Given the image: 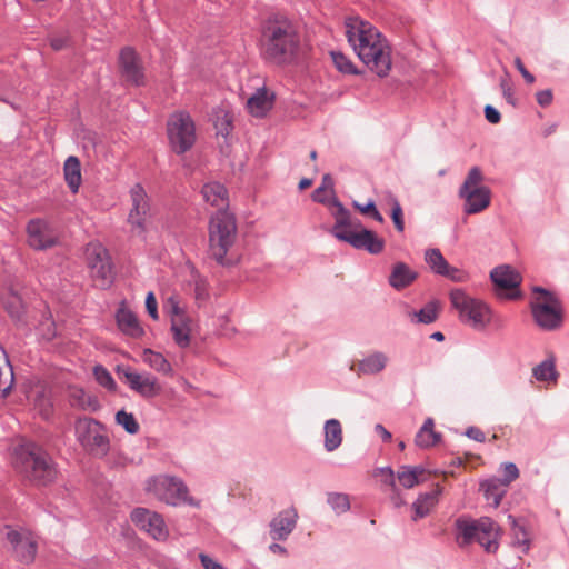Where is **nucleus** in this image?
Instances as JSON below:
<instances>
[{"mask_svg": "<svg viewBox=\"0 0 569 569\" xmlns=\"http://www.w3.org/2000/svg\"><path fill=\"white\" fill-rule=\"evenodd\" d=\"M355 206L357 209H359L362 213L371 214L372 211L376 209V204L373 201H369L365 206H360L359 203L355 202Z\"/></svg>", "mask_w": 569, "mask_h": 569, "instance_id": "obj_62", "label": "nucleus"}, {"mask_svg": "<svg viewBox=\"0 0 569 569\" xmlns=\"http://www.w3.org/2000/svg\"><path fill=\"white\" fill-rule=\"evenodd\" d=\"M146 491L170 506H178L180 503L199 506L192 497L188 496V488L183 481L176 477L167 475L152 477L146 482Z\"/></svg>", "mask_w": 569, "mask_h": 569, "instance_id": "obj_10", "label": "nucleus"}, {"mask_svg": "<svg viewBox=\"0 0 569 569\" xmlns=\"http://www.w3.org/2000/svg\"><path fill=\"white\" fill-rule=\"evenodd\" d=\"M6 538L9 541L14 557L23 563H31L38 550L37 537L27 529L6 528Z\"/></svg>", "mask_w": 569, "mask_h": 569, "instance_id": "obj_15", "label": "nucleus"}, {"mask_svg": "<svg viewBox=\"0 0 569 569\" xmlns=\"http://www.w3.org/2000/svg\"><path fill=\"white\" fill-rule=\"evenodd\" d=\"M120 70L123 78L134 84H143L144 74L137 53L131 48H123L119 56Z\"/></svg>", "mask_w": 569, "mask_h": 569, "instance_id": "obj_20", "label": "nucleus"}, {"mask_svg": "<svg viewBox=\"0 0 569 569\" xmlns=\"http://www.w3.org/2000/svg\"><path fill=\"white\" fill-rule=\"evenodd\" d=\"M515 67L517 68V70L521 73V76L523 77V79L526 80V82L528 83H533L535 82V77L533 74H531L527 69L526 67L523 66L522 63V60L517 57L515 59Z\"/></svg>", "mask_w": 569, "mask_h": 569, "instance_id": "obj_56", "label": "nucleus"}, {"mask_svg": "<svg viewBox=\"0 0 569 569\" xmlns=\"http://www.w3.org/2000/svg\"><path fill=\"white\" fill-rule=\"evenodd\" d=\"M270 550H271V552H273V553H279V555H286V553H287L286 548H284V547H282V546H280V545H278V543H272V545L270 546Z\"/></svg>", "mask_w": 569, "mask_h": 569, "instance_id": "obj_64", "label": "nucleus"}, {"mask_svg": "<svg viewBox=\"0 0 569 569\" xmlns=\"http://www.w3.org/2000/svg\"><path fill=\"white\" fill-rule=\"evenodd\" d=\"M485 117L490 123H498L501 119L500 112L492 106L488 104L485 107Z\"/></svg>", "mask_w": 569, "mask_h": 569, "instance_id": "obj_55", "label": "nucleus"}, {"mask_svg": "<svg viewBox=\"0 0 569 569\" xmlns=\"http://www.w3.org/2000/svg\"><path fill=\"white\" fill-rule=\"evenodd\" d=\"M375 430L377 433L381 436L383 441H390L391 440V433L380 423L376 425Z\"/></svg>", "mask_w": 569, "mask_h": 569, "instance_id": "obj_61", "label": "nucleus"}, {"mask_svg": "<svg viewBox=\"0 0 569 569\" xmlns=\"http://www.w3.org/2000/svg\"><path fill=\"white\" fill-rule=\"evenodd\" d=\"M441 440V435L435 431V422L432 418L426 419L422 427L416 435V445L420 448H430Z\"/></svg>", "mask_w": 569, "mask_h": 569, "instance_id": "obj_33", "label": "nucleus"}, {"mask_svg": "<svg viewBox=\"0 0 569 569\" xmlns=\"http://www.w3.org/2000/svg\"><path fill=\"white\" fill-rule=\"evenodd\" d=\"M501 470L503 472V479H500L506 486L509 485L519 478V469L512 462H505L501 465Z\"/></svg>", "mask_w": 569, "mask_h": 569, "instance_id": "obj_49", "label": "nucleus"}, {"mask_svg": "<svg viewBox=\"0 0 569 569\" xmlns=\"http://www.w3.org/2000/svg\"><path fill=\"white\" fill-rule=\"evenodd\" d=\"M249 112L254 117H263L272 107V99L268 98L264 88L258 89L247 101Z\"/></svg>", "mask_w": 569, "mask_h": 569, "instance_id": "obj_32", "label": "nucleus"}, {"mask_svg": "<svg viewBox=\"0 0 569 569\" xmlns=\"http://www.w3.org/2000/svg\"><path fill=\"white\" fill-rule=\"evenodd\" d=\"M298 520L295 508L279 512L270 523V535L273 540H284L292 532Z\"/></svg>", "mask_w": 569, "mask_h": 569, "instance_id": "obj_21", "label": "nucleus"}, {"mask_svg": "<svg viewBox=\"0 0 569 569\" xmlns=\"http://www.w3.org/2000/svg\"><path fill=\"white\" fill-rule=\"evenodd\" d=\"M122 375L130 389L143 398H154L162 391V387L158 379L148 372L139 373L130 369H126L122 370Z\"/></svg>", "mask_w": 569, "mask_h": 569, "instance_id": "obj_18", "label": "nucleus"}, {"mask_svg": "<svg viewBox=\"0 0 569 569\" xmlns=\"http://www.w3.org/2000/svg\"><path fill=\"white\" fill-rule=\"evenodd\" d=\"M500 88H501L502 96L505 97V99L510 104L515 106L516 104V100H515V97H513L512 84H511V81H510L508 72H506L505 76L500 79Z\"/></svg>", "mask_w": 569, "mask_h": 569, "instance_id": "obj_51", "label": "nucleus"}, {"mask_svg": "<svg viewBox=\"0 0 569 569\" xmlns=\"http://www.w3.org/2000/svg\"><path fill=\"white\" fill-rule=\"evenodd\" d=\"M28 243L36 250H46L58 243L59 234L43 219H32L27 224Z\"/></svg>", "mask_w": 569, "mask_h": 569, "instance_id": "obj_16", "label": "nucleus"}, {"mask_svg": "<svg viewBox=\"0 0 569 569\" xmlns=\"http://www.w3.org/2000/svg\"><path fill=\"white\" fill-rule=\"evenodd\" d=\"M93 376L98 383L108 390H114L117 385L110 372L102 366L98 365L93 368Z\"/></svg>", "mask_w": 569, "mask_h": 569, "instance_id": "obj_46", "label": "nucleus"}, {"mask_svg": "<svg viewBox=\"0 0 569 569\" xmlns=\"http://www.w3.org/2000/svg\"><path fill=\"white\" fill-rule=\"evenodd\" d=\"M332 204L336 207V210L332 211L335 224L331 229L335 238L349 243L355 249L366 250L371 254H378L383 250V239L379 238L373 231L362 228L359 220L353 219L349 210L338 199H333Z\"/></svg>", "mask_w": 569, "mask_h": 569, "instance_id": "obj_4", "label": "nucleus"}, {"mask_svg": "<svg viewBox=\"0 0 569 569\" xmlns=\"http://www.w3.org/2000/svg\"><path fill=\"white\" fill-rule=\"evenodd\" d=\"M388 363V357L382 352H375L367 358L353 363L350 369L358 376L376 375L382 371Z\"/></svg>", "mask_w": 569, "mask_h": 569, "instance_id": "obj_25", "label": "nucleus"}, {"mask_svg": "<svg viewBox=\"0 0 569 569\" xmlns=\"http://www.w3.org/2000/svg\"><path fill=\"white\" fill-rule=\"evenodd\" d=\"M533 376L539 381H550L556 379V370L552 361H543L533 368Z\"/></svg>", "mask_w": 569, "mask_h": 569, "instance_id": "obj_44", "label": "nucleus"}, {"mask_svg": "<svg viewBox=\"0 0 569 569\" xmlns=\"http://www.w3.org/2000/svg\"><path fill=\"white\" fill-rule=\"evenodd\" d=\"M14 381L13 370L4 349L0 346V395L6 397L12 389Z\"/></svg>", "mask_w": 569, "mask_h": 569, "instance_id": "obj_34", "label": "nucleus"}, {"mask_svg": "<svg viewBox=\"0 0 569 569\" xmlns=\"http://www.w3.org/2000/svg\"><path fill=\"white\" fill-rule=\"evenodd\" d=\"M431 477V471L421 466H401L397 470V479L400 486L406 489H411L415 486L428 481Z\"/></svg>", "mask_w": 569, "mask_h": 569, "instance_id": "obj_23", "label": "nucleus"}, {"mask_svg": "<svg viewBox=\"0 0 569 569\" xmlns=\"http://www.w3.org/2000/svg\"><path fill=\"white\" fill-rule=\"evenodd\" d=\"M311 198L315 202L328 204L330 208H332L331 212L336 210V207L332 204V200L337 198L329 190L318 187L313 190Z\"/></svg>", "mask_w": 569, "mask_h": 569, "instance_id": "obj_48", "label": "nucleus"}, {"mask_svg": "<svg viewBox=\"0 0 569 569\" xmlns=\"http://www.w3.org/2000/svg\"><path fill=\"white\" fill-rule=\"evenodd\" d=\"M425 261L432 272L446 277L453 282H466L469 280L468 273L461 269L451 267L439 249L432 248L425 252Z\"/></svg>", "mask_w": 569, "mask_h": 569, "instance_id": "obj_19", "label": "nucleus"}, {"mask_svg": "<svg viewBox=\"0 0 569 569\" xmlns=\"http://www.w3.org/2000/svg\"><path fill=\"white\" fill-rule=\"evenodd\" d=\"M483 174L479 167H472L463 183L460 186L458 196L463 200V213L477 214L486 210L491 203V191L482 184Z\"/></svg>", "mask_w": 569, "mask_h": 569, "instance_id": "obj_9", "label": "nucleus"}, {"mask_svg": "<svg viewBox=\"0 0 569 569\" xmlns=\"http://www.w3.org/2000/svg\"><path fill=\"white\" fill-rule=\"evenodd\" d=\"M203 200L219 210H227L229 206L228 191L219 182H208L201 189Z\"/></svg>", "mask_w": 569, "mask_h": 569, "instance_id": "obj_24", "label": "nucleus"}, {"mask_svg": "<svg viewBox=\"0 0 569 569\" xmlns=\"http://www.w3.org/2000/svg\"><path fill=\"white\" fill-rule=\"evenodd\" d=\"M449 299L462 323L476 330H482L490 323L491 309L481 299L471 297L459 287L449 292Z\"/></svg>", "mask_w": 569, "mask_h": 569, "instance_id": "obj_7", "label": "nucleus"}, {"mask_svg": "<svg viewBox=\"0 0 569 569\" xmlns=\"http://www.w3.org/2000/svg\"><path fill=\"white\" fill-rule=\"evenodd\" d=\"M71 397L74 401L73 405H78L80 407L86 406V401H84L86 393L82 389L73 390V392L71 393Z\"/></svg>", "mask_w": 569, "mask_h": 569, "instance_id": "obj_58", "label": "nucleus"}, {"mask_svg": "<svg viewBox=\"0 0 569 569\" xmlns=\"http://www.w3.org/2000/svg\"><path fill=\"white\" fill-rule=\"evenodd\" d=\"M141 357L143 362L147 363L151 369L156 370L157 372H160L162 375L172 373V367L162 353L147 348L142 351Z\"/></svg>", "mask_w": 569, "mask_h": 569, "instance_id": "obj_36", "label": "nucleus"}, {"mask_svg": "<svg viewBox=\"0 0 569 569\" xmlns=\"http://www.w3.org/2000/svg\"><path fill=\"white\" fill-rule=\"evenodd\" d=\"M512 523V545L520 549V552L527 553L530 549L531 536L527 528L519 525L518 521L509 516Z\"/></svg>", "mask_w": 569, "mask_h": 569, "instance_id": "obj_39", "label": "nucleus"}, {"mask_svg": "<svg viewBox=\"0 0 569 569\" xmlns=\"http://www.w3.org/2000/svg\"><path fill=\"white\" fill-rule=\"evenodd\" d=\"M342 442V428L337 419H329L325 423V448L331 452Z\"/></svg>", "mask_w": 569, "mask_h": 569, "instance_id": "obj_35", "label": "nucleus"}, {"mask_svg": "<svg viewBox=\"0 0 569 569\" xmlns=\"http://www.w3.org/2000/svg\"><path fill=\"white\" fill-rule=\"evenodd\" d=\"M131 521L141 531L157 541H166L169 537V529L163 517L147 508H136L130 515Z\"/></svg>", "mask_w": 569, "mask_h": 569, "instance_id": "obj_14", "label": "nucleus"}, {"mask_svg": "<svg viewBox=\"0 0 569 569\" xmlns=\"http://www.w3.org/2000/svg\"><path fill=\"white\" fill-rule=\"evenodd\" d=\"M492 284H521V273L510 264H501L490 271Z\"/></svg>", "mask_w": 569, "mask_h": 569, "instance_id": "obj_28", "label": "nucleus"}, {"mask_svg": "<svg viewBox=\"0 0 569 569\" xmlns=\"http://www.w3.org/2000/svg\"><path fill=\"white\" fill-rule=\"evenodd\" d=\"M417 280V272L405 262H397L389 277V284H410Z\"/></svg>", "mask_w": 569, "mask_h": 569, "instance_id": "obj_38", "label": "nucleus"}, {"mask_svg": "<svg viewBox=\"0 0 569 569\" xmlns=\"http://www.w3.org/2000/svg\"><path fill=\"white\" fill-rule=\"evenodd\" d=\"M131 208L128 214V223L132 232L141 236L147 230V221L151 217L149 197L140 183L130 189Z\"/></svg>", "mask_w": 569, "mask_h": 569, "instance_id": "obj_13", "label": "nucleus"}, {"mask_svg": "<svg viewBox=\"0 0 569 569\" xmlns=\"http://www.w3.org/2000/svg\"><path fill=\"white\" fill-rule=\"evenodd\" d=\"M12 465L27 480L46 486L57 477V469L49 455L31 441H22L13 448Z\"/></svg>", "mask_w": 569, "mask_h": 569, "instance_id": "obj_3", "label": "nucleus"}, {"mask_svg": "<svg viewBox=\"0 0 569 569\" xmlns=\"http://www.w3.org/2000/svg\"><path fill=\"white\" fill-rule=\"evenodd\" d=\"M442 310V302L432 299L427 302L419 311L411 313V320L417 323L429 325L435 322Z\"/></svg>", "mask_w": 569, "mask_h": 569, "instance_id": "obj_31", "label": "nucleus"}, {"mask_svg": "<svg viewBox=\"0 0 569 569\" xmlns=\"http://www.w3.org/2000/svg\"><path fill=\"white\" fill-rule=\"evenodd\" d=\"M466 435L470 439H473V440L479 441V442H483L485 439H486L483 431L481 429L477 428V427L468 428L467 431H466Z\"/></svg>", "mask_w": 569, "mask_h": 569, "instance_id": "obj_57", "label": "nucleus"}, {"mask_svg": "<svg viewBox=\"0 0 569 569\" xmlns=\"http://www.w3.org/2000/svg\"><path fill=\"white\" fill-rule=\"evenodd\" d=\"M493 295L501 301L519 300L523 297L520 287H493Z\"/></svg>", "mask_w": 569, "mask_h": 569, "instance_id": "obj_43", "label": "nucleus"}, {"mask_svg": "<svg viewBox=\"0 0 569 569\" xmlns=\"http://www.w3.org/2000/svg\"><path fill=\"white\" fill-rule=\"evenodd\" d=\"M28 398L33 401L34 407L43 418L51 415V402L48 396V390L43 386H38L30 390Z\"/></svg>", "mask_w": 569, "mask_h": 569, "instance_id": "obj_37", "label": "nucleus"}, {"mask_svg": "<svg viewBox=\"0 0 569 569\" xmlns=\"http://www.w3.org/2000/svg\"><path fill=\"white\" fill-rule=\"evenodd\" d=\"M146 308L150 317L154 320L158 319V305L153 292H149L146 298Z\"/></svg>", "mask_w": 569, "mask_h": 569, "instance_id": "obj_52", "label": "nucleus"}, {"mask_svg": "<svg viewBox=\"0 0 569 569\" xmlns=\"http://www.w3.org/2000/svg\"><path fill=\"white\" fill-rule=\"evenodd\" d=\"M199 559L204 569H226L221 563L212 559L206 553H200Z\"/></svg>", "mask_w": 569, "mask_h": 569, "instance_id": "obj_53", "label": "nucleus"}, {"mask_svg": "<svg viewBox=\"0 0 569 569\" xmlns=\"http://www.w3.org/2000/svg\"><path fill=\"white\" fill-rule=\"evenodd\" d=\"M77 440L86 451L103 457L109 451V438L104 427L94 419L82 418L76 422Z\"/></svg>", "mask_w": 569, "mask_h": 569, "instance_id": "obj_12", "label": "nucleus"}, {"mask_svg": "<svg viewBox=\"0 0 569 569\" xmlns=\"http://www.w3.org/2000/svg\"><path fill=\"white\" fill-rule=\"evenodd\" d=\"M373 477L382 485L389 486L393 491L396 490V477L391 468H378L375 470Z\"/></svg>", "mask_w": 569, "mask_h": 569, "instance_id": "obj_47", "label": "nucleus"}, {"mask_svg": "<svg viewBox=\"0 0 569 569\" xmlns=\"http://www.w3.org/2000/svg\"><path fill=\"white\" fill-rule=\"evenodd\" d=\"M116 422L130 435H136L139 432L140 426L132 413H129L124 410L118 411L116 413Z\"/></svg>", "mask_w": 569, "mask_h": 569, "instance_id": "obj_42", "label": "nucleus"}, {"mask_svg": "<svg viewBox=\"0 0 569 569\" xmlns=\"http://www.w3.org/2000/svg\"><path fill=\"white\" fill-rule=\"evenodd\" d=\"M346 36L358 58L378 77L385 78L391 70V48L388 40L370 22L360 18L346 21Z\"/></svg>", "mask_w": 569, "mask_h": 569, "instance_id": "obj_1", "label": "nucleus"}, {"mask_svg": "<svg viewBox=\"0 0 569 569\" xmlns=\"http://www.w3.org/2000/svg\"><path fill=\"white\" fill-rule=\"evenodd\" d=\"M391 218H392L396 229L399 232H402L405 229V221L402 218V208L396 198L392 199Z\"/></svg>", "mask_w": 569, "mask_h": 569, "instance_id": "obj_50", "label": "nucleus"}, {"mask_svg": "<svg viewBox=\"0 0 569 569\" xmlns=\"http://www.w3.org/2000/svg\"><path fill=\"white\" fill-rule=\"evenodd\" d=\"M173 311L174 315L171 319V332L173 340L180 348H187L191 342V319L180 312L178 307H173Z\"/></svg>", "mask_w": 569, "mask_h": 569, "instance_id": "obj_22", "label": "nucleus"}, {"mask_svg": "<svg viewBox=\"0 0 569 569\" xmlns=\"http://www.w3.org/2000/svg\"><path fill=\"white\" fill-rule=\"evenodd\" d=\"M2 307L10 313L11 317L20 319L23 313V302L21 298L10 289V296L1 300Z\"/></svg>", "mask_w": 569, "mask_h": 569, "instance_id": "obj_40", "label": "nucleus"}, {"mask_svg": "<svg viewBox=\"0 0 569 569\" xmlns=\"http://www.w3.org/2000/svg\"><path fill=\"white\" fill-rule=\"evenodd\" d=\"M457 541L463 547L473 541L479 542L487 552L498 549L499 527L490 518L479 520L458 519L456 521Z\"/></svg>", "mask_w": 569, "mask_h": 569, "instance_id": "obj_8", "label": "nucleus"}, {"mask_svg": "<svg viewBox=\"0 0 569 569\" xmlns=\"http://www.w3.org/2000/svg\"><path fill=\"white\" fill-rule=\"evenodd\" d=\"M530 309L536 325L543 330H557L562 325V305L557 295L546 287H532Z\"/></svg>", "mask_w": 569, "mask_h": 569, "instance_id": "obj_6", "label": "nucleus"}, {"mask_svg": "<svg viewBox=\"0 0 569 569\" xmlns=\"http://www.w3.org/2000/svg\"><path fill=\"white\" fill-rule=\"evenodd\" d=\"M536 97H537L538 104L541 107H548L549 104H551L552 99H553V94L550 89H546V90H541V91L537 92Z\"/></svg>", "mask_w": 569, "mask_h": 569, "instance_id": "obj_54", "label": "nucleus"}, {"mask_svg": "<svg viewBox=\"0 0 569 569\" xmlns=\"http://www.w3.org/2000/svg\"><path fill=\"white\" fill-rule=\"evenodd\" d=\"M86 258L93 277L108 280L112 264L108 250L98 241L89 242L86 247Z\"/></svg>", "mask_w": 569, "mask_h": 569, "instance_id": "obj_17", "label": "nucleus"}, {"mask_svg": "<svg viewBox=\"0 0 569 569\" xmlns=\"http://www.w3.org/2000/svg\"><path fill=\"white\" fill-rule=\"evenodd\" d=\"M167 137L171 150L177 154H183L194 146L196 124L189 112L179 110L168 118Z\"/></svg>", "mask_w": 569, "mask_h": 569, "instance_id": "obj_11", "label": "nucleus"}, {"mask_svg": "<svg viewBox=\"0 0 569 569\" xmlns=\"http://www.w3.org/2000/svg\"><path fill=\"white\" fill-rule=\"evenodd\" d=\"M237 238L234 216L228 210H219L209 223V250L214 260L229 266L237 261L238 256L231 250Z\"/></svg>", "mask_w": 569, "mask_h": 569, "instance_id": "obj_5", "label": "nucleus"}, {"mask_svg": "<svg viewBox=\"0 0 569 569\" xmlns=\"http://www.w3.org/2000/svg\"><path fill=\"white\" fill-rule=\"evenodd\" d=\"M117 322L119 329L131 338H140L144 330L140 326L137 317L129 310L120 309L117 313Z\"/></svg>", "mask_w": 569, "mask_h": 569, "instance_id": "obj_27", "label": "nucleus"}, {"mask_svg": "<svg viewBox=\"0 0 569 569\" xmlns=\"http://www.w3.org/2000/svg\"><path fill=\"white\" fill-rule=\"evenodd\" d=\"M328 503L338 513H345L350 508L349 497L345 493H329Z\"/></svg>", "mask_w": 569, "mask_h": 569, "instance_id": "obj_45", "label": "nucleus"}, {"mask_svg": "<svg viewBox=\"0 0 569 569\" xmlns=\"http://www.w3.org/2000/svg\"><path fill=\"white\" fill-rule=\"evenodd\" d=\"M442 488L437 485L436 488L428 493L420 495L416 502L413 503L415 517L417 520L419 518L426 517L430 510L437 505L438 497L441 495Z\"/></svg>", "mask_w": 569, "mask_h": 569, "instance_id": "obj_30", "label": "nucleus"}, {"mask_svg": "<svg viewBox=\"0 0 569 569\" xmlns=\"http://www.w3.org/2000/svg\"><path fill=\"white\" fill-rule=\"evenodd\" d=\"M194 296L199 305L204 302L208 298L207 287H196Z\"/></svg>", "mask_w": 569, "mask_h": 569, "instance_id": "obj_60", "label": "nucleus"}, {"mask_svg": "<svg viewBox=\"0 0 569 569\" xmlns=\"http://www.w3.org/2000/svg\"><path fill=\"white\" fill-rule=\"evenodd\" d=\"M261 43L264 59L282 66L296 59L300 47V37L290 20L274 17L267 21Z\"/></svg>", "mask_w": 569, "mask_h": 569, "instance_id": "obj_2", "label": "nucleus"}, {"mask_svg": "<svg viewBox=\"0 0 569 569\" xmlns=\"http://www.w3.org/2000/svg\"><path fill=\"white\" fill-rule=\"evenodd\" d=\"M330 56H331L335 67L340 72L347 73V74H357L358 73V70L355 67L353 62L342 52L331 51Z\"/></svg>", "mask_w": 569, "mask_h": 569, "instance_id": "obj_41", "label": "nucleus"}, {"mask_svg": "<svg viewBox=\"0 0 569 569\" xmlns=\"http://www.w3.org/2000/svg\"><path fill=\"white\" fill-rule=\"evenodd\" d=\"M508 486L500 481L498 478H490L480 482V490L483 497L495 508H498L502 498L507 493Z\"/></svg>", "mask_w": 569, "mask_h": 569, "instance_id": "obj_26", "label": "nucleus"}, {"mask_svg": "<svg viewBox=\"0 0 569 569\" xmlns=\"http://www.w3.org/2000/svg\"><path fill=\"white\" fill-rule=\"evenodd\" d=\"M319 187L325 188V189L329 190L331 193H333V181H332L330 174H325L322 177V181Z\"/></svg>", "mask_w": 569, "mask_h": 569, "instance_id": "obj_63", "label": "nucleus"}, {"mask_svg": "<svg viewBox=\"0 0 569 569\" xmlns=\"http://www.w3.org/2000/svg\"><path fill=\"white\" fill-rule=\"evenodd\" d=\"M67 44V38L63 37H54L50 39V46L53 50L59 51L63 49Z\"/></svg>", "mask_w": 569, "mask_h": 569, "instance_id": "obj_59", "label": "nucleus"}, {"mask_svg": "<svg viewBox=\"0 0 569 569\" xmlns=\"http://www.w3.org/2000/svg\"><path fill=\"white\" fill-rule=\"evenodd\" d=\"M63 173L70 191L77 193L82 180L80 160L74 156L68 157L64 161Z\"/></svg>", "mask_w": 569, "mask_h": 569, "instance_id": "obj_29", "label": "nucleus"}]
</instances>
